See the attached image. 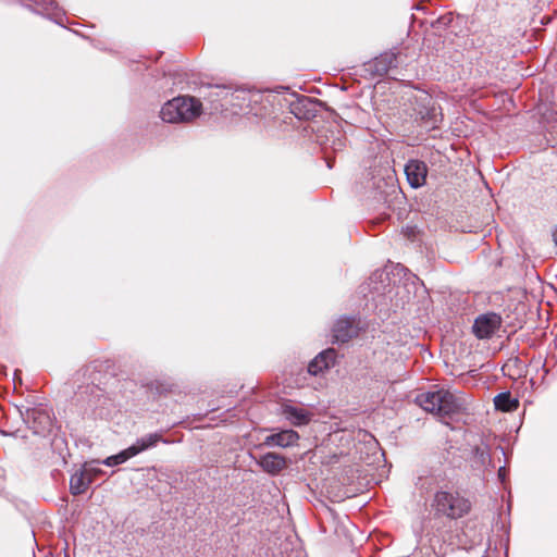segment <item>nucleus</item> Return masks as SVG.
Returning a JSON list of instances; mask_svg holds the SVG:
<instances>
[{"instance_id": "nucleus-3", "label": "nucleus", "mask_w": 557, "mask_h": 557, "mask_svg": "<svg viewBox=\"0 0 557 557\" xmlns=\"http://www.w3.org/2000/svg\"><path fill=\"white\" fill-rule=\"evenodd\" d=\"M201 114V103L191 97H176L163 104L160 116L165 123H188Z\"/></svg>"}, {"instance_id": "nucleus-20", "label": "nucleus", "mask_w": 557, "mask_h": 557, "mask_svg": "<svg viewBox=\"0 0 557 557\" xmlns=\"http://www.w3.org/2000/svg\"><path fill=\"white\" fill-rule=\"evenodd\" d=\"M37 7V12L47 15L54 20L57 23H61L63 12L58 8L54 0H34Z\"/></svg>"}, {"instance_id": "nucleus-12", "label": "nucleus", "mask_w": 557, "mask_h": 557, "mask_svg": "<svg viewBox=\"0 0 557 557\" xmlns=\"http://www.w3.org/2000/svg\"><path fill=\"white\" fill-rule=\"evenodd\" d=\"M299 434L294 430H283L277 433L268 435L263 442L264 446L268 447H290L297 444Z\"/></svg>"}, {"instance_id": "nucleus-1", "label": "nucleus", "mask_w": 557, "mask_h": 557, "mask_svg": "<svg viewBox=\"0 0 557 557\" xmlns=\"http://www.w3.org/2000/svg\"><path fill=\"white\" fill-rule=\"evenodd\" d=\"M419 406L441 418L451 417L465 410V401L447 389L426 392L417 396Z\"/></svg>"}, {"instance_id": "nucleus-7", "label": "nucleus", "mask_w": 557, "mask_h": 557, "mask_svg": "<svg viewBox=\"0 0 557 557\" xmlns=\"http://www.w3.org/2000/svg\"><path fill=\"white\" fill-rule=\"evenodd\" d=\"M359 330V322L355 319L348 317L339 318L332 329L334 342L347 343L358 335Z\"/></svg>"}, {"instance_id": "nucleus-18", "label": "nucleus", "mask_w": 557, "mask_h": 557, "mask_svg": "<svg viewBox=\"0 0 557 557\" xmlns=\"http://www.w3.org/2000/svg\"><path fill=\"white\" fill-rule=\"evenodd\" d=\"M91 483L87 472L82 468L71 475L70 492L73 495H81L88 490Z\"/></svg>"}, {"instance_id": "nucleus-10", "label": "nucleus", "mask_w": 557, "mask_h": 557, "mask_svg": "<svg viewBox=\"0 0 557 557\" xmlns=\"http://www.w3.org/2000/svg\"><path fill=\"white\" fill-rule=\"evenodd\" d=\"M405 173L411 187H421L426 180L428 168L423 161L410 160L405 166Z\"/></svg>"}, {"instance_id": "nucleus-11", "label": "nucleus", "mask_w": 557, "mask_h": 557, "mask_svg": "<svg viewBox=\"0 0 557 557\" xmlns=\"http://www.w3.org/2000/svg\"><path fill=\"white\" fill-rule=\"evenodd\" d=\"M257 465L261 467L264 472L275 475L287 467V460L280 454L267 453L259 457Z\"/></svg>"}, {"instance_id": "nucleus-22", "label": "nucleus", "mask_w": 557, "mask_h": 557, "mask_svg": "<svg viewBox=\"0 0 557 557\" xmlns=\"http://www.w3.org/2000/svg\"><path fill=\"white\" fill-rule=\"evenodd\" d=\"M92 463H101V461H99V460H92V461H90V462L85 463V465H84V467H83L84 471H86V472H87V474H88V476H89V479H90V481H91V482H94L95 478H96L98 474L102 473V470H101V469H99V468H95V467H92V466H91Z\"/></svg>"}, {"instance_id": "nucleus-13", "label": "nucleus", "mask_w": 557, "mask_h": 557, "mask_svg": "<svg viewBox=\"0 0 557 557\" xmlns=\"http://www.w3.org/2000/svg\"><path fill=\"white\" fill-rule=\"evenodd\" d=\"M336 351L333 348H327L321 351L313 360L308 364V372L312 375H318L324 370L335 364Z\"/></svg>"}, {"instance_id": "nucleus-4", "label": "nucleus", "mask_w": 557, "mask_h": 557, "mask_svg": "<svg viewBox=\"0 0 557 557\" xmlns=\"http://www.w3.org/2000/svg\"><path fill=\"white\" fill-rule=\"evenodd\" d=\"M434 506L438 513L451 519L461 518L470 510V502L457 492H436Z\"/></svg>"}, {"instance_id": "nucleus-8", "label": "nucleus", "mask_w": 557, "mask_h": 557, "mask_svg": "<svg viewBox=\"0 0 557 557\" xmlns=\"http://www.w3.org/2000/svg\"><path fill=\"white\" fill-rule=\"evenodd\" d=\"M24 419L27 423H30L35 434L45 435L52 426L50 413L45 408L27 409Z\"/></svg>"}, {"instance_id": "nucleus-14", "label": "nucleus", "mask_w": 557, "mask_h": 557, "mask_svg": "<svg viewBox=\"0 0 557 557\" xmlns=\"http://www.w3.org/2000/svg\"><path fill=\"white\" fill-rule=\"evenodd\" d=\"M397 57L394 52L387 51L376 57L370 64V69L380 76L387 74V72L396 67Z\"/></svg>"}, {"instance_id": "nucleus-21", "label": "nucleus", "mask_w": 557, "mask_h": 557, "mask_svg": "<svg viewBox=\"0 0 557 557\" xmlns=\"http://www.w3.org/2000/svg\"><path fill=\"white\" fill-rule=\"evenodd\" d=\"M132 457L133 455H131L129 453V447H127L126 449L120 451L119 454L107 457L106 459L101 460V463L108 467H114L126 462Z\"/></svg>"}, {"instance_id": "nucleus-17", "label": "nucleus", "mask_w": 557, "mask_h": 557, "mask_svg": "<svg viewBox=\"0 0 557 557\" xmlns=\"http://www.w3.org/2000/svg\"><path fill=\"white\" fill-rule=\"evenodd\" d=\"M165 442L161 434L159 433H150L140 438H138L133 445L129 446V453L135 457L136 455L145 451L149 448L157 446L158 443Z\"/></svg>"}, {"instance_id": "nucleus-5", "label": "nucleus", "mask_w": 557, "mask_h": 557, "mask_svg": "<svg viewBox=\"0 0 557 557\" xmlns=\"http://www.w3.org/2000/svg\"><path fill=\"white\" fill-rule=\"evenodd\" d=\"M502 325V318L495 312H487L475 318L473 334L480 339L491 338Z\"/></svg>"}, {"instance_id": "nucleus-6", "label": "nucleus", "mask_w": 557, "mask_h": 557, "mask_svg": "<svg viewBox=\"0 0 557 557\" xmlns=\"http://www.w3.org/2000/svg\"><path fill=\"white\" fill-rule=\"evenodd\" d=\"M317 140L325 153L327 166L332 168L327 152L329 150L334 152L342 151L346 145L345 136L337 128H327L324 133L318 135Z\"/></svg>"}, {"instance_id": "nucleus-19", "label": "nucleus", "mask_w": 557, "mask_h": 557, "mask_svg": "<svg viewBox=\"0 0 557 557\" xmlns=\"http://www.w3.org/2000/svg\"><path fill=\"white\" fill-rule=\"evenodd\" d=\"M494 405L497 410L512 412L519 408V399L513 397L510 392H503L494 397Z\"/></svg>"}, {"instance_id": "nucleus-15", "label": "nucleus", "mask_w": 557, "mask_h": 557, "mask_svg": "<svg viewBox=\"0 0 557 557\" xmlns=\"http://www.w3.org/2000/svg\"><path fill=\"white\" fill-rule=\"evenodd\" d=\"M282 412L286 420L296 426L308 424L311 419V413L308 410L293 405L283 406Z\"/></svg>"}, {"instance_id": "nucleus-23", "label": "nucleus", "mask_w": 557, "mask_h": 557, "mask_svg": "<svg viewBox=\"0 0 557 557\" xmlns=\"http://www.w3.org/2000/svg\"><path fill=\"white\" fill-rule=\"evenodd\" d=\"M21 374V371L20 370H15L14 372V377H13V383H14V388H16V384H22V379L20 376Z\"/></svg>"}, {"instance_id": "nucleus-16", "label": "nucleus", "mask_w": 557, "mask_h": 557, "mask_svg": "<svg viewBox=\"0 0 557 557\" xmlns=\"http://www.w3.org/2000/svg\"><path fill=\"white\" fill-rule=\"evenodd\" d=\"M165 442L161 434L159 433H150L140 438H138L133 445L129 446V453L135 457L136 455L145 451L149 448L157 446L158 443Z\"/></svg>"}, {"instance_id": "nucleus-25", "label": "nucleus", "mask_w": 557, "mask_h": 557, "mask_svg": "<svg viewBox=\"0 0 557 557\" xmlns=\"http://www.w3.org/2000/svg\"><path fill=\"white\" fill-rule=\"evenodd\" d=\"M553 239L557 246V228L555 230V232L553 233Z\"/></svg>"}, {"instance_id": "nucleus-9", "label": "nucleus", "mask_w": 557, "mask_h": 557, "mask_svg": "<svg viewBox=\"0 0 557 557\" xmlns=\"http://www.w3.org/2000/svg\"><path fill=\"white\" fill-rule=\"evenodd\" d=\"M208 96L212 99V101L226 100L227 103L242 108L243 106L236 101L246 100L248 92L244 89H234L233 87L226 85H214L210 87Z\"/></svg>"}, {"instance_id": "nucleus-2", "label": "nucleus", "mask_w": 557, "mask_h": 557, "mask_svg": "<svg viewBox=\"0 0 557 557\" xmlns=\"http://www.w3.org/2000/svg\"><path fill=\"white\" fill-rule=\"evenodd\" d=\"M405 112L414 122L423 124L428 128L437 127L441 113L437 112L433 98L424 91L412 94L407 98Z\"/></svg>"}, {"instance_id": "nucleus-24", "label": "nucleus", "mask_w": 557, "mask_h": 557, "mask_svg": "<svg viewBox=\"0 0 557 557\" xmlns=\"http://www.w3.org/2000/svg\"><path fill=\"white\" fill-rule=\"evenodd\" d=\"M498 475L499 478L502 479V481L505 480V468H500L499 471H498Z\"/></svg>"}]
</instances>
